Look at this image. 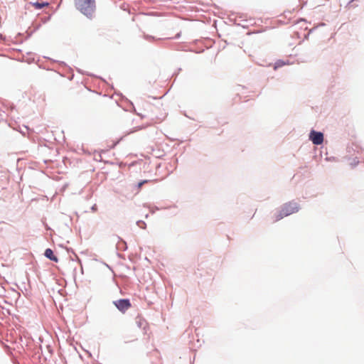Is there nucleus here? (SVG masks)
I'll use <instances>...</instances> for the list:
<instances>
[{
  "label": "nucleus",
  "mask_w": 364,
  "mask_h": 364,
  "mask_svg": "<svg viewBox=\"0 0 364 364\" xmlns=\"http://www.w3.org/2000/svg\"><path fill=\"white\" fill-rule=\"evenodd\" d=\"M75 8L87 17L92 18L96 10L95 0H74Z\"/></svg>",
  "instance_id": "1"
},
{
  "label": "nucleus",
  "mask_w": 364,
  "mask_h": 364,
  "mask_svg": "<svg viewBox=\"0 0 364 364\" xmlns=\"http://www.w3.org/2000/svg\"><path fill=\"white\" fill-rule=\"evenodd\" d=\"M299 208L298 204L295 202L285 203L278 212L274 213L273 221H279L284 217L296 213L299 210Z\"/></svg>",
  "instance_id": "2"
},
{
  "label": "nucleus",
  "mask_w": 364,
  "mask_h": 364,
  "mask_svg": "<svg viewBox=\"0 0 364 364\" xmlns=\"http://www.w3.org/2000/svg\"><path fill=\"white\" fill-rule=\"evenodd\" d=\"M114 306L122 312H124L131 306V303L129 299H119L114 301Z\"/></svg>",
  "instance_id": "3"
},
{
  "label": "nucleus",
  "mask_w": 364,
  "mask_h": 364,
  "mask_svg": "<svg viewBox=\"0 0 364 364\" xmlns=\"http://www.w3.org/2000/svg\"><path fill=\"white\" fill-rule=\"evenodd\" d=\"M309 138L313 144L316 145H320L323 141V135L321 132L311 131L309 135Z\"/></svg>",
  "instance_id": "4"
},
{
  "label": "nucleus",
  "mask_w": 364,
  "mask_h": 364,
  "mask_svg": "<svg viewBox=\"0 0 364 364\" xmlns=\"http://www.w3.org/2000/svg\"><path fill=\"white\" fill-rule=\"evenodd\" d=\"M45 256L50 259V260L54 261L55 262L58 261V257L54 255L53 250L50 248L46 250Z\"/></svg>",
  "instance_id": "5"
},
{
  "label": "nucleus",
  "mask_w": 364,
  "mask_h": 364,
  "mask_svg": "<svg viewBox=\"0 0 364 364\" xmlns=\"http://www.w3.org/2000/svg\"><path fill=\"white\" fill-rule=\"evenodd\" d=\"M48 6V3H38V2H36V3H34L33 4V6L36 8V9H41L45 6Z\"/></svg>",
  "instance_id": "6"
},
{
  "label": "nucleus",
  "mask_w": 364,
  "mask_h": 364,
  "mask_svg": "<svg viewBox=\"0 0 364 364\" xmlns=\"http://www.w3.org/2000/svg\"><path fill=\"white\" fill-rule=\"evenodd\" d=\"M148 182H149V181H148V180H144V181H142L139 182V183H138V188H139V189H141V186H142L144 184H145V183H148Z\"/></svg>",
  "instance_id": "7"
}]
</instances>
